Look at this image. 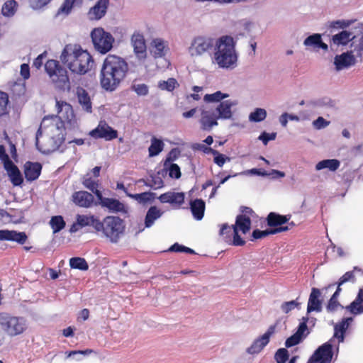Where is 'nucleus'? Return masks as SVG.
<instances>
[{
    "label": "nucleus",
    "instance_id": "nucleus-1",
    "mask_svg": "<svg viewBox=\"0 0 363 363\" xmlns=\"http://www.w3.org/2000/svg\"><path fill=\"white\" fill-rule=\"evenodd\" d=\"M129 66L123 57L108 55L102 64L100 72V84L106 91H114L125 79Z\"/></svg>",
    "mask_w": 363,
    "mask_h": 363
},
{
    "label": "nucleus",
    "instance_id": "nucleus-2",
    "mask_svg": "<svg viewBox=\"0 0 363 363\" xmlns=\"http://www.w3.org/2000/svg\"><path fill=\"white\" fill-rule=\"evenodd\" d=\"M60 58L72 73L80 75L86 74L90 69V63L93 62L90 54L77 44L66 45Z\"/></svg>",
    "mask_w": 363,
    "mask_h": 363
},
{
    "label": "nucleus",
    "instance_id": "nucleus-3",
    "mask_svg": "<svg viewBox=\"0 0 363 363\" xmlns=\"http://www.w3.org/2000/svg\"><path fill=\"white\" fill-rule=\"evenodd\" d=\"M215 60L220 68L233 69L238 65V55L235 52L233 38L230 36L221 37L216 44Z\"/></svg>",
    "mask_w": 363,
    "mask_h": 363
},
{
    "label": "nucleus",
    "instance_id": "nucleus-4",
    "mask_svg": "<svg viewBox=\"0 0 363 363\" xmlns=\"http://www.w3.org/2000/svg\"><path fill=\"white\" fill-rule=\"evenodd\" d=\"M99 225L98 232H102L111 243H118L125 234V223L119 216H107L100 220Z\"/></svg>",
    "mask_w": 363,
    "mask_h": 363
},
{
    "label": "nucleus",
    "instance_id": "nucleus-5",
    "mask_svg": "<svg viewBox=\"0 0 363 363\" xmlns=\"http://www.w3.org/2000/svg\"><path fill=\"white\" fill-rule=\"evenodd\" d=\"M45 69L56 88L62 91L70 90V82L67 69L55 60H49L45 65Z\"/></svg>",
    "mask_w": 363,
    "mask_h": 363
},
{
    "label": "nucleus",
    "instance_id": "nucleus-6",
    "mask_svg": "<svg viewBox=\"0 0 363 363\" xmlns=\"http://www.w3.org/2000/svg\"><path fill=\"white\" fill-rule=\"evenodd\" d=\"M28 328L26 318L7 312L0 313V329L10 337L23 333Z\"/></svg>",
    "mask_w": 363,
    "mask_h": 363
},
{
    "label": "nucleus",
    "instance_id": "nucleus-7",
    "mask_svg": "<svg viewBox=\"0 0 363 363\" xmlns=\"http://www.w3.org/2000/svg\"><path fill=\"white\" fill-rule=\"evenodd\" d=\"M91 38L95 50L101 54L109 52L115 41L113 35L102 28H94L91 33Z\"/></svg>",
    "mask_w": 363,
    "mask_h": 363
},
{
    "label": "nucleus",
    "instance_id": "nucleus-8",
    "mask_svg": "<svg viewBox=\"0 0 363 363\" xmlns=\"http://www.w3.org/2000/svg\"><path fill=\"white\" fill-rule=\"evenodd\" d=\"M94 205H99L103 208H106L111 213L128 214V207L123 203L116 199L104 197L102 194H97V201Z\"/></svg>",
    "mask_w": 363,
    "mask_h": 363
},
{
    "label": "nucleus",
    "instance_id": "nucleus-9",
    "mask_svg": "<svg viewBox=\"0 0 363 363\" xmlns=\"http://www.w3.org/2000/svg\"><path fill=\"white\" fill-rule=\"evenodd\" d=\"M332 340L318 347L308 363H330L333 357Z\"/></svg>",
    "mask_w": 363,
    "mask_h": 363
},
{
    "label": "nucleus",
    "instance_id": "nucleus-10",
    "mask_svg": "<svg viewBox=\"0 0 363 363\" xmlns=\"http://www.w3.org/2000/svg\"><path fill=\"white\" fill-rule=\"evenodd\" d=\"M89 135L96 139L104 138L109 141L118 137V132L109 126L105 121H101L96 128L90 131Z\"/></svg>",
    "mask_w": 363,
    "mask_h": 363
},
{
    "label": "nucleus",
    "instance_id": "nucleus-11",
    "mask_svg": "<svg viewBox=\"0 0 363 363\" xmlns=\"http://www.w3.org/2000/svg\"><path fill=\"white\" fill-rule=\"evenodd\" d=\"M213 40L203 37H198L194 39L189 48L192 56L201 55L208 51L213 46Z\"/></svg>",
    "mask_w": 363,
    "mask_h": 363
},
{
    "label": "nucleus",
    "instance_id": "nucleus-12",
    "mask_svg": "<svg viewBox=\"0 0 363 363\" xmlns=\"http://www.w3.org/2000/svg\"><path fill=\"white\" fill-rule=\"evenodd\" d=\"M274 326L271 325L264 335L256 339L251 346L246 350L247 353L250 354L259 353L269 343L270 336L274 333Z\"/></svg>",
    "mask_w": 363,
    "mask_h": 363
},
{
    "label": "nucleus",
    "instance_id": "nucleus-13",
    "mask_svg": "<svg viewBox=\"0 0 363 363\" xmlns=\"http://www.w3.org/2000/svg\"><path fill=\"white\" fill-rule=\"evenodd\" d=\"M72 201L76 206L82 208H90L95 203L94 196L86 191L74 192Z\"/></svg>",
    "mask_w": 363,
    "mask_h": 363
},
{
    "label": "nucleus",
    "instance_id": "nucleus-14",
    "mask_svg": "<svg viewBox=\"0 0 363 363\" xmlns=\"http://www.w3.org/2000/svg\"><path fill=\"white\" fill-rule=\"evenodd\" d=\"M320 297V290L315 287L312 288L307 304L308 314L313 311L318 313L322 311L323 299H321Z\"/></svg>",
    "mask_w": 363,
    "mask_h": 363
},
{
    "label": "nucleus",
    "instance_id": "nucleus-15",
    "mask_svg": "<svg viewBox=\"0 0 363 363\" xmlns=\"http://www.w3.org/2000/svg\"><path fill=\"white\" fill-rule=\"evenodd\" d=\"M28 239L25 232H17L10 230H0V241H13L23 245Z\"/></svg>",
    "mask_w": 363,
    "mask_h": 363
},
{
    "label": "nucleus",
    "instance_id": "nucleus-16",
    "mask_svg": "<svg viewBox=\"0 0 363 363\" xmlns=\"http://www.w3.org/2000/svg\"><path fill=\"white\" fill-rule=\"evenodd\" d=\"M238 104L236 101L225 100L219 103L216 108L217 118L222 120L230 119L233 116L231 108Z\"/></svg>",
    "mask_w": 363,
    "mask_h": 363
},
{
    "label": "nucleus",
    "instance_id": "nucleus-17",
    "mask_svg": "<svg viewBox=\"0 0 363 363\" xmlns=\"http://www.w3.org/2000/svg\"><path fill=\"white\" fill-rule=\"evenodd\" d=\"M354 56L349 52H343L336 55L334 58V65L337 71L348 68L355 64Z\"/></svg>",
    "mask_w": 363,
    "mask_h": 363
},
{
    "label": "nucleus",
    "instance_id": "nucleus-18",
    "mask_svg": "<svg viewBox=\"0 0 363 363\" xmlns=\"http://www.w3.org/2000/svg\"><path fill=\"white\" fill-rule=\"evenodd\" d=\"M4 169L7 172L11 182L15 186H21L23 182V178L18 167L9 161L5 164Z\"/></svg>",
    "mask_w": 363,
    "mask_h": 363
},
{
    "label": "nucleus",
    "instance_id": "nucleus-19",
    "mask_svg": "<svg viewBox=\"0 0 363 363\" xmlns=\"http://www.w3.org/2000/svg\"><path fill=\"white\" fill-rule=\"evenodd\" d=\"M109 0H98L89 11V18L92 20L101 19L106 15Z\"/></svg>",
    "mask_w": 363,
    "mask_h": 363
},
{
    "label": "nucleus",
    "instance_id": "nucleus-20",
    "mask_svg": "<svg viewBox=\"0 0 363 363\" xmlns=\"http://www.w3.org/2000/svg\"><path fill=\"white\" fill-rule=\"evenodd\" d=\"M185 195L183 192L168 191L161 194L158 199L161 203H169L172 206H179L184 202Z\"/></svg>",
    "mask_w": 363,
    "mask_h": 363
},
{
    "label": "nucleus",
    "instance_id": "nucleus-21",
    "mask_svg": "<svg viewBox=\"0 0 363 363\" xmlns=\"http://www.w3.org/2000/svg\"><path fill=\"white\" fill-rule=\"evenodd\" d=\"M131 43L134 49V52L140 59L146 57V45L143 35L134 33L131 38Z\"/></svg>",
    "mask_w": 363,
    "mask_h": 363
},
{
    "label": "nucleus",
    "instance_id": "nucleus-22",
    "mask_svg": "<svg viewBox=\"0 0 363 363\" xmlns=\"http://www.w3.org/2000/svg\"><path fill=\"white\" fill-rule=\"evenodd\" d=\"M42 170L39 162H26L24 164V174L27 181L33 182L38 179Z\"/></svg>",
    "mask_w": 363,
    "mask_h": 363
},
{
    "label": "nucleus",
    "instance_id": "nucleus-23",
    "mask_svg": "<svg viewBox=\"0 0 363 363\" xmlns=\"http://www.w3.org/2000/svg\"><path fill=\"white\" fill-rule=\"evenodd\" d=\"M217 116L213 113H211L208 111H201V117L199 120L201 129L204 131H211L213 126L218 125Z\"/></svg>",
    "mask_w": 363,
    "mask_h": 363
},
{
    "label": "nucleus",
    "instance_id": "nucleus-24",
    "mask_svg": "<svg viewBox=\"0 0 363 363\" xmlns=\"http://www.w3.org/2000/svg\"><path fill=\"white\" fill-rule=\"evenodd\" d=\"M291 218V215H280L275 212H270L266 220L267 224L270 228H284V224L288 223Z\"/></svg>",
    "mask_w": 363,
    "mask_h": 363
},
{
    "label": "nucleus",
    "instance_id": "nucleus-25",
    "mask_svg": "<svg viewBox=\"0 0 363 363\" xmlns=\"http://www.w3.org/2000/svg\"><path fill=\"white\" fill-rule=\"evenodd\" d=\"M352 321L353 318L352 317L344 318L340 322L335 325L333 337L337 338L339 342H344L345 333Z\"/></svg>",
    "mask_w": 363,
    "mask_h": 363
},
{
    "label": "nucleus",
    "instance_id": "nucleus-26",
    "mask_svg": "<svg viewBox=\"0 0 363 363\" xmlns=\"http://www.w3.org/2000/svg\"><path fill=\"white\" fill-rule=\"evenodd\" d=\"M189 205L194 218L197 220H201L204 216L206 208L205 201L201 199H196L191 200Z\"/></svg>",
    "mask_w": 363,
    "mask_h": 363
},
{
    "label": "nucleus",
    "instance_id": "nucleus-27",
    "mask_svg": "<svg viewBox=\"0 0 363 363\" xmlns=\"http://www.w3.org/2000/svg\"><path fill=\"white\" fill-rule=\"evenodd\" d=\"M345 309L353 315L363 313V289H360L355 299Z\"/></svg>",
    "mask_w": 363,
    "mask_h": 363
},
{
    "label": "nucleus",
    "instance_id": "nucleus-28",
    "mask_svg": "<svg viewBox=\"0 0 363 363\" xmlns=\"http://www.w3.org/2000/svg\"><path fill=\"white\" fill-rule=\"evenodd\" d=\"M77 99L84 111L91 113L92 104L88 92L83 88L79 87L77 90Z\"/></svg>",
    "mask_w": 363,
    "mask_h": 363
},
{
    "label": "nucleus",
    "instance_id": "nucleus-29",
    "mask_svg": "<svg viewBox=\"0 0 363 363\" xmlns=\"http://www.w3.org/2000/svg\"><path fill=\"white\" fill-rule=\"evenodd\" d=\"M77 220H78V224H79L81 228L85 226H92L97 232L99 227L101 226L99 225L100 220L93 215H77Z\"/></svg>",
    "mask_w": 363,
    "mask_h": 363
},
{
    "label": "nucleus",
    "instance_id": "nucleus-30",
    "mask_svg": "<svg viewBox=\"0 0 363 363\" xmlns=\"http://www.w3.org/2000/svg\"><path fill=\"white\" fill-rule=\"evenodd\" d=\"M289 230V227L267 228L264 230L255 229L252 233V240L261 239L270 235L277 234Z\"/></svg>",
    "mask_w": 363,
    "mask_h": 363
},
{
    "label": "nucleus",
    "instance_id": "nucleus-31",
    "mask_svg": "<svg viewBox=\"0 0 363 363\" xmlns=\"http://www.w3.org/2000/svg\"><path fill=\"white\" fill-rule=\"evenodd\" d=\"M359 272L361 276H363V270L358 267H354L353 270L347 272L345 273L340 279L339 281L336 283L338 285H342L347 281H350L352 283H354L356 281V278L354 273ZM335 285V284H332L328 286V288L333 287Z\"/></svg>",
    "mask_w": 363,
    "mask_h": 363
},
{
    "label": "nucleus",
    "instance_id": "nucleus-32",
    "mask_svg": "<svg viewBox=\"0 0 363 363\" xmlns=\"http://www.w3.org/2000/svg\"><path fill=\"white\" fill-rule=\"evenodd\" d=\"M233 227H236L241 230L243 234H246L251 228V219L246 215H238L236 217L235 224Z\"/></svg>",
    "mask_w": 363,
    "mask_h": 363
},
{
    "label": "nucleus",
    "instance_id": "nucleus-33",
    "mask_svg": "<svg viewBox=\"0 0 363 363\" xmlns=\"http://www.w3.org/2000/svg\"><path fill=\"white\" fill-rule=\"evenodd\" d=\"M340 166V162L337 159H326L318 162L315 165L317 171L328 169L331 172L336 171Z\"/></svg>",
    "mask_w": 363,
    "mask_h": 363
},
{
    "label": "nucleus",
    "instance_id": "nucleus-34",
    "mask_svg": "<svg viewBox=\"0 0 363 363\" xmlns=\"http://www.w3.org/2000/svg\"><path fill=\"white\" fill-rule=\"evenodd\" d=\"M165 45L163 40L160 38L154 39L151 43V53L154 57H162L165 55Z\"/></svg>",
    "mask_w": 363,
    "mask_h": 363
},
{
    "label": "nucleus",
    "instance_id": "nucleus-35",
    "mask_svg": "<svg viewBox=\"0 0 363 363\" xmlns=\"http://www.w3.org/2000/svg\"><path fill=\"white\" fill-rule=\"evenodd\" d=\"M162 215V212L160 211L156 206H151L145 216V228H150L155 220L160 218Z\"/></svg>",
    "mask_w": 363,
    "mask_h": 363
},
{
    "label": "nucleus",
    "instance_id": "nucleus-36",
    "mask_svg": "<svg viewBox=\"0 0 363 363\" xmlns=\"http://www.w3.org/2000/svg\"><path fill=\"white\" fill-rule=\"evenodd\" d=\"M334 106L333 101L328 97L312 99L306 101V106L310 108L322 107H332Z\"/></svg>",
    "mask_w": 363,
    "mask_h": 363
},
{
    "label": "nucleus",
    "instance_id": "nucleus-37",
    "mask_svg": "<svg viewBox=\"0 0 363 363\" xmlns=\"http://www.w3.org/2000/svg\"><path fill=\"white\" fill-rule=\"evenodd\" d=\"M352 33L347 30H342L333 35L331 41L333 44L339 45H346L352 40L351 36Z\"/></svg>",
    "mask_w": 363,
    "mask_h": 363
},
{
    "label": "nucleus",
    "instance_id": "nucleus-38",
    "mask_svg": "<svg viewBox=\"0 0 363 363\" xmlns=\"http://www.w3.org/2000/svg\"><path fill=\"white\" fill-rule=\"evenodd\" d=\"M150 142L151 144L148 148L149 157H155L163 150L164 144L162 140L155 136L151 138Z\"/></svg>",
    "mask_w": 363,
    "mask_h": 363
},
{
    "label": "nucleus",
    "instance_id": "nucleus-39",
    "mask_svg": "<svg viewBox=\"0 0 363 363\" xmlns=\"http://www.w3.org/2000/svg\"><path fill=\"white\" fill-rule=\"evenodd\" d=\"M309 334V331L304 335V333L297 329L296 332L288 337L285 341V346L287 348L291 347L299 344L304 337Z\"/></svg>",
    "mask_w": 363,
    "mask_h": 363
},
{
    "label": "nucleus",
    "instance_id": "nucleus-40",
    "mask_svg": "<svg viewBox=\"0 0 363 363\" xmlns=\"http://www.w3.org/2000/svg\"><path fill=\"white\" fill-rule=\"evenodd\" d=\"M126 195L130 198L135 199L139 203H146L152 201L155 198L156 194L150 191L135 194L126 192Z\"/></svg>",
    "mask_w": 363,
    "mask_h": 363
},
{
    "label": "nucleus",
    "instance_id": "nucleus-41",
    "mask_svg": "<svg viewBox=\"0 0 363 363\" xmlns=\"http://www.w3.org/2000/svg\"><path fill=\"white\" fill-rule=\"evenodd\" d=\"M77 1V0H65L61 6L58 9L55 14V18L60 15H64L65 16H68Z\"/></svg>",
    "mask_w": 363,
    "mask_h": 363
},
{
    "label": "nucleus",
    "instance_id": "nucleus-42",
    "mask_svg": "<svg viewBox=\"0 0 363 363\" xmlns=\"http://www.w3.org/2000/svg\"><path fill=\"white\" fill-rule=\"evenodd\" d=\"M69 266L72 269L82 271H86L89 269V265L85 259L79 257H72L69 259Z\"/></svg>",
    "mask_w": 363,
    "mask_h": 363
},
{
    "label": "nucleus",
    "instance_id": "nucleus-43",
    "mask_svg": "<svg viewBox=\"0 0 363 363\" xmlns=\"http://www.w3.org/2000/svg\"><path fill=\"white\" fill-rule=\"evenodd\" d=\"M50 225L54 233H57L65 227V221L62 216H52L50 220Z\"/></svg>",
    "mask_w": 363,
    "mask_h": 363
},
{
    "label": "nucleus",
    "instance_id": "nucleus-44",
    "mask_svg": "<svg viewBox=\"0 0 363 363\" xmlns=\"http://www.w3.org/2000/svg\"><path fill=\"white\" fill-rule=\"evenodd\" d=\"M267 117V111L264 108H256L249 116V121L251 122H261Z\"/></svg>",
    "mask_w": 363,
    "mask_h": 363
},
{
    "label": "nucleus",
    "instance_id": "nucleus-45",
    "mask_svg": "<svg viewBox=\"0 0 363 363\" xmlns=\"http://www.w3.org/2000/svg\"><path fill=\"white\" fill-rule=\"evenodd\" d=\"M17 2L15 0H9L6 1L1 9V13L4 16H12L16 12Z\"/></svg>",
    "mask_w": 363,
    "mask_h": 363
},
{
    "label": "nucleus",
    "instance_id": "nucleus-46",
    "mask_svg": "<svg viewBox=\"0 0 363 363\" xmlns=\"http://www.w3.org/2000/svg\"><path fill=\"white\" fill-rule=\"evenodd\" d=\"M322 36L319 33H313L307 37L304 41L303 45L306 47H311L314 49L318 48Z\"/></svg>",
    "mask_w": 363,
    "mask_h": 363
},
{
    "label": "nucleus",
    "instance_id": "nucleus-47",
    "mask_svg": "<svg viewBox=\"0 0 363 363\" xmlns=\"http://www.w3.org/2000/svg\"><path fill=\"white\" fill-rule=\"evenodd\" d=\"M162 172H169V177L176 179H179L182 176L180 167L177 164H169L167 167H164Z\"/></svg>",
    "mask_w": 363,
    "mask_h": 363
},
{
    "label": "nucleus",
    "instance_id": "nucleus-48",
    "mask_svg": "<svg viewBox=\"0 0 363 363\" xmlns=\"http://www.w3.org/2000/svg\"><path fill=\"white\" fill-rule=\"evenodd\" d=\"M229 95L228 94L222 93L220 91H217L213 94H206L203 97V100L206 102H221V101L227 97Z\"/></svg>",
    "mask_w": 363,
    "mask_h": 363
},
{
    "label": "nucleus",
    "instance_id": "nucleus-49",
    "mask_svg": "<svg viewBox=\"0 0 363 363\" xmlns=\"http://www.w3.org/2000/svg\"><path fill=\"white\" fill-rule=\"evenodd\" d=\"M177 86H179L177 81L174 78H169L167 81H160L158 87L162 90L172 91Z\"/></svg>",
    "mask_w": 363,
    "mask_h": 363
},
{
    "label": "nucleus",
    "instance_id": "nucleus-50",
    "mask_svg": "<svg viewBox=\"0 0 363 363\" xmlns=\"http://www.w3.org/2000/svg\"><path fill=\"white\" fill-rule=\"evenodd\" d=\"M82 184L84 186L89 190H90L91 192H93L96 196L97 197V194H102L101 191L98 189L99 184L98 182L93 180L91 177L89 178H84L82 180Z\"/></svg>",
    "mask_w": 363,
    "mask_h": 363
},
{
    "label": "nucleus",
    "instance_id": "nucleus-51",
    "mask_svg": "<svg viewBox=\"0 0 363 363\" xmlns=\"http://www.w3.org/2000/svg\"><path fill=\"white\" fill-rule=\"evenodd\" d=\"M130 89L138 96H147L149 93V87L145 84H136L135 81L130 86Z\"/></svg>",
    "mask_w": 363,
    "mask_h": 363
},
{
    "label": "nucleus",
    "instance_id": "nucleus-52",
    "mask_svg": "<svg viewBox=\"0 0 363 363\" xmlns=\"http://www.w3.org/2000/svg\"><path fill=\"white\" fill-rule=\"evenodd\" d=\"M9 96L6 92L0 91V116L6 115L8 111Z\"/></svg>",
    "mask_w": 363,
    "mask_h": 363
},
{
    "label": "nucleus",
    "instance_id": "nucleus-53",
    "mask_svg": "<svg viewBox=\"0 0 363 363\" xmlns=\"http://www.w3.org/2000/svg\"><path fill=\"white\" fill-rule=\"evenodd\" d=\"M220 235L223 236L225 242H231V237L233 236V226L230 227L228 223L222 225L219 233Z\"/></svg>",
    "mask_w": 363,
    "mask_h": 363
},
{
    "label": "nucleus",
    "instance_id": "nucleus-54",
    "mask_svg": "<svg viewBox=\"0 0 363 363\" xmlns=\"http://www.w3.org/2000/svg\"><path fill=\"white\" fill-rule=\"evenodd\" d=\"M301 303L296 300H292L290 301L284 302L281 305V309L284 313H289L290 311L294 310L295 308H299Z\"/></svg>",
    "mask_w": 363,
    "mask_h": 363
},
{
    "label": "nucleus",
    "instance_id": "nucleus-55",
    "mask_svg": "<svg viewBox=\"0 0 363 363\" xmlns=\"http://www.w3.org/2000/svg\"><path fill=\"white\" fill-rule=\"evenodd\" d=\"M239 230L236 227H233V239L229 244L234 246H243L245 244V241L241 238L238 233Z\"/></svg>",
    "mask_w": 363,
    "mask_h": 363
},
{
    "label": "nucleus",
    "instance_id": "nucleus-56",
    "mask_svg": "<svg viewBox=\"0 0 363 363\" xmlns=\"http://www.w3.org/2000/svg\"><path fill=\"white\" fill-rule=\"evenodd\" d=\"M180 155V151L178 148H173L168 153L164 162V167H167L169 164H173L172 162L176 160Z\"/></svg>",
    "mask_w": 363,
    "mask_h": 363
},
{
    "label": "nucleus",
    "instance_id": "nucleus-57",
    "mask_svg": "<svg viewBox=\"0 0 363 363\" xmlns=\"http://www.w3.org/2000/svg\"><path fill=\"white\" fill-rule=\"evenodd\" d=\"M52 0H28L30 7L33 10H40L46 6Z\"/></svg>",
    "mask_w": 363,
    "mask_h": 363
},
{
    "label": "nucleus",
    "instance_id": "nucleus-58",
    "mask_svg": "<svg viewBox=\"0 0 363 363\" xmlns=\"http://www.w3.org/2000/svg\"><path fill=\"white\" fill-rule=\"evenodd\" d=\"M345 308L337 299L330 298L326 306V310L328 313H334L337 311V308Z\"/></svg>",
    "mask_w": 363,
    "mask_h": 363
},
{
    "label": "nucleus",
    "instance_id": "nucleus-59",
    "mask_svg": "<svg viewBox=\"0 0 363 363\" xmlns=\"http://www.w3.org/2000/svg\"><path fill=\"white\" fill-rule=\"evenodd\" d=\"M289 357V354L288 350L285 348H280L276 352L274 359L275 360L286 362L288 360Z\"/></svg>",
    "mask_w": 363,
    "mask_h": 363
},
{
    "label": "nucleus",
    "instance_id": "nucleus-60",
    "mask_svg": "<svg viewBox=\"0 0 363 363\" xmlns=\"http://www.w3.org/2000/svg\"><path fill=\"white\" fill-rule=\"evenodd\" d=\"M352 23L350 21L337 20L330 23V28H345L349 27Z\"/></svg>",
    "mask_w": 363,
    "mask_h": 363
},
{
    "label": "nucleus",
    "instance_id": "nucleus-61",
    "mask_svg": "<svg viewBox=\"0 0 363 363\" xmlns=\"http://www.w3.org/2000/svg\"><path fill=\"white\" fill-rule=\"evenodd\" d=\"M214 155L213 161L214 162L222 167L226 161H230V158L225 156V155L220 154L217 151V153Z\"/></svg>",
    "mask_w": 363,
    "mask_h": 363
},
{
    "label": "nucleus",
    "instance_id": "nucleus-62",
    "mask_svg": "<svg viewBox=\"0 0 363 363\" xmlns=\"http://www.w3.org/2000/svg\"><path fill=\"white\" fill-rule=\"evenodd\" d=\"M277 133H268L265 131L262 132L259 136V140H262L264 145H267L269 140H275Z\"/></svg>",
    "mask_w": 363,
    "mask_h": 363
},
{
    "label": "nucleus",
    "instance_id": "nucleus-63",
    "mask_svg": "<svg viewBox=\"0 0 363 363\" xmlns=\"http://www.w3.org/2000/svg\"><path fill=\"white\" fill-rule=\"evenodd\" d=\"M150 177L151 178L152 185H154V189H161L164 186V182L160 176L151 174Z\"/></svg>",
    "mask_w": 363,
    "mask_h": 363
},
{
    "label": "nucleus",
    "instance_id": "nucleus-64",
    "mask_svg": "<svg viewBox=\"0 0 363 363\" xmlns=\"http://www.w3.org/2000/svg\"><path fill=\"white\" fill-rule=\"evenodd\" d=\"M354 52H356L357 57H359L363 60V35L359 38V43L355 45Z\"/></svg>",
    "mask_w": 363,
    "mask_h": 363
}]
</instances>
